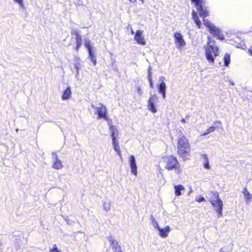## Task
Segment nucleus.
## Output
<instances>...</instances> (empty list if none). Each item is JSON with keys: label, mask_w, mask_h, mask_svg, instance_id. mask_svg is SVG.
<instances>
[{"label": "nucleus", "mask_w": 252, "mask_h": 252, "mask_svg": "<svg viewBox=\"0 0 252 252\" xmlns=\"http://www.w3.org/2000/svg\"><path fill=\"white\" fill-rule=\"evenodd\" d=\"M164 79H165V77H163V76H160V77H159V82H160H160H162V81H164Z\"/></svg>", "instance_id": "obj_42"}, {"label": "nucleus", "mask_w": 252, "mask_h": 252, "mask_svg": "<svg viewBox=\"0 0 252 252\" xmlns=\"http://www.w3.org/2000/svg\"><path fill=\"white\" fill-rule=\"evenodd\" d=\"M192 18L197 27L199 28H200L201 26V22L197 16V13L194 10L192 11Z\"/></svg>", "instance_id": "obj_21"}, {"label": "nucleus", "mask_w": 252, "mask_h": 252, "mask_svg": "<svg viewBox=\"0 0 252 252\" xmlns=\"http://www.w3.org/2000/svg\"><path fill=\"white\" fill-rule=\"evenodd\" d=\"M85 46L87 48L88 51L93 50L92 46L91 45V42L89 40L86 41L85 43Z\"/></svg>", "instance_id": "obj_30"}, {"label": "nucleus", "mask_w": 252, "mask_h": 252, "mask_svg": "<svg viewBox=\"0 0 252 252\" xmlns=\"http://www.w3.org/2000/svg\"><path fill=\"white\" fill-rule=\"evenodd\" d=\"M158 100V97L156 94H151L148 100V108L152 113H155L157 112V109L155 106V103Z\"/></svg>", "instance_id": "obj_6"}, {"label": "nucleus", "mask_w": 252, "mask_h": 252, "mask_svg": "<svg viewBox=\"0 0 252 252\" xmlns=\"http://www.w3.org/2000/svg\"><path fill=\"white\" fill-rule=\"evenodd\" d=\"M103 206L104 210L107 212L110 210L111 203L110 202H104Z\"/></svg>", "instance_id": "obj_27"}, {"label": "nucleus", "mask_w": 252, "mask_h": 252, "mask_svg": "<svg viewBox=\"0 0 252 252\" xmlns=\"http://www.w3.org/2000/svg\"><path fill=\"white\" fill-rule=\"evenodd\" d=\"M113 147L115 151L117 153V155H119L121 158V152L119 144L113 145Z\"/></svg>", "instance_id": "obj_29"}, {"label": "nucleus", "mask_w": 252, "mask_h": 252, "mask_svg": "<svg viewBox=\"0 0 252 252\" xmlns=\"http://www.w3.org/2000/svg\"><path fill=\"white\" fill-rule=\"evenodd\" d=\"M159 231V235L162 238H166L168 236V233L170 231V227L169 226L162 228L158 227L157 228Z\"/></svg>", "instance_id": "obj_14"}, {"label": "nucleus", "mask_w": 252, "mask_h": 252, "mask_svg": "<svg viewBox=\"0 0 252 252\" xmlns=\"http://www.w3.org/2000/svg\"><path fill=\"white\" fill-rule=\"evenodd\" d=\"M207 45L204 47L205 56L207 61L211 63H214V57L218 56L219 54V49L217 46H215V41L212 40L210 36L207 37Z\"/></svg>", "instance_id": "obj_1"}, {"label": "nucleus", "mask_w": 252, "mask_h": 252, "mask_svg": "<svg viewBox=\"0 0 252 252\" xmlns=\"http://www.w3.org/2000/svg\"><path fill=\"white\" fill-rule=\"evenodd\" d=\"M190 150L189 144L188 139L184 136H182L178 138L177 145V153L182 158H187Z\"/></svg>", "instance_id": "obj_2"}, {"label": "nucleus", "mask_w": 252, "mask_h": 252, "mask_svg": "<svg viewBox=\"0 0 252 252\" xmlns=\"http://www.w3.org/2000/svg\"><path fill=\"white\" fill-rule=\"evenodd\" d=\"M52 155H53L52 158H53V165H52L53 168H54V169H61L63 166L61 161L60 159H59V158H58V156L56 154V153L53 152Z\"/></svg>", "instance_id": "obj_10"}, {"label": "nucleus", "mask_w": 252, "mask_h": 252, "mask_svg": "<svg viewBox=\"0 0 252 252\" xmlns=\"http://www.w3.org/2000/svg\"><path fill=\"white\" fill-rule=\"evenodd\" d=\"M113 250L114 251V252H123L120 246L118 247L115 248V249Z\"/></svg>", "instance_id": "obj_37"}, {"label": "nucleus", "mask_w": 252, "mask_h": 252, "mask_svg": "<svg viewBox=\"0 0 252 252\" xmlns=\"http://www.w3.org/2000/svg\"><path fill=\"white\" fill-rule=\"evenodd\" d=\"M71 94V88L69 86L67 87V88L63 91V94L62 96V98L63 100H67L69 99Z\"/></svg>", "instance_id": "obj_17"}, {"label": "nucleus", "mask_w": 252, "mask_h": 252, "mask_svg": "<svg viewBox=\"0 0 252 252\" xmlns=\"http://www.w3.org/2000/svg\"><path fill=\"white\" fill-rule=\"evenodd\" d=\"M107 239L110 243V246L112 249L114 250L116 247H118L120 245L119 244L118 241H117L113 237L109 236L107 238Z\"/></svg>", "instance_id": "obj_18"}, {"label": "nucleus", "mask_w": 252, "mask_h": 252, "mask_svg": "<svg viewBox=\"0 0 252 252\" xmlns=\"http://www.w3.org/2000/svg\"><path fill=\"white\" fill-rule=\"evenodd\" d=\"M218 33H212L211 34H212L213 35L217 37L218 39H219L221 40H223L224 38V37L223 35L220 34V29L218 27Z\"/></svg>", "instance_id": "obj_26"}, {"label": "nucleus", "mask_w": 252, "mask_h": 252, "mask_svg": "<svg viewBox=\"0 0 252 252\" xmlns=\"http://www.w3.org/2000/svg\"><path fill=\"white\" fill-rule=\"evenodd\" d=\"M134 40L139 44L145 45L146 44L145 38L143 36V31L141 30L136 31L134 36Z\"/></svg>", "instance_id": "obj_9"}, {"label": "nucleus", "mask_w": 252, "mask_h": 252, "mask_svg": "<svg viewBox=\"0 0 252 252\" xmlns=\"http://www.w3.org/2000/svg\"><path fill=\"white\" fill-rule=\"evenodd\" d=\"M112 138V144L113 145H118V140L117 139V138L114 137Z\"/></svg>", "instance_id": "obj_36"}, {"label": "nucleus", "mask_w": 252, "mask_h": 252, "mask_svg": "<svg viewBox=\"0 0 252 252\" xmlns=\"http://www.w3.org/2000/svg\"><path fill=\"white\" fill-rule=\"evenodd\" d=\"M71 34L75 36V39L76 42V46L75 49L78 50L81 45H82V37L79 35L78 31L74 29H71Z\"/></svg>", "instance_id": "obj_8"}, {"label": "nucleus", "mask_w": 252, "mask_h": 252, "mask_svg": "<svg viewBox=\"0 0 252 252\" xmlns=\"http://www.w3.org/2000/svg\"><path fill=\"white\" fill-rule=\"evenodd\" d=\"M213 196L211 198L210 202L212 205L216 208V211L218 213V218L222 216L223 203L219 197V193L217 191L212 192Z\"/></svg>", "instance_id": "obj_4"}, {"label": "nucleus", "mask_w": 252, "mask_h": 252, "mask_svg": "<svg viewBox=\"0 0 252 252\" xmlns=\"http://www.w3.org/2000/svg\"><path fill=\"white\" fill-rule=\"evenodd\" d=\"M151 67L150 66L148 69V80H151L152 79V72H151Z\"/></svg>", "instance_id": "obj_35"}, {"label": "nucleus", "mask_w": 252, "mask_h": 252, "mask_svg": "<svg viewBox=\"0 0 252 252\" xmlns=\"http://www.w3.org/2000/svg\"><path fill=\"white\" fill-rule=\"evenodd\" d=\"M174 38L175 42L178 45V47H181L186 45V42L184 40L183 36L180 32L174 33Z\"/></svg>", "instance_id": "obj_13"}, {"label": "nucleus", "mask_w": 252, "mask_h": 252, "mask_svg": "<svg viewBox=\"0 0 252 252\" xmlns=\"http://www.w3.org/2000/svg\"><path fill=\"white\" fill-rule=\"evenodd\" d=\"M149 83H150V86L152 88H154V85L153 83L152 79H151V80H149Z\"/></svg>", "instance_id": "obj_40"}, {"label": "nucleus", "mask_w": 252, "mask_h": 252, "mask_svg": "<svg viewBox=\"0 0 252 252\" xmlns=\"http://www.w3.org/2000/svg\"><path fill=\"white\" fill-rule=\"evenodd\" d=\"M1 245V244L0 243V246Z\"/></svg>", "instance_id": "obj_48"}, {"label": "nucleus", "mask_w": 252, "mask_h": 252, "mask_svg": "<svg viewBox=\"0 0 252 252\" xmlns=\"http://www.w3.org/2000/svg\"><path fill=\"white\" fill-rule=\"evenodd\" d=\"M214 124L215 125V127H216V128H217V127H218V125H220L221 124V122L220 121H216L214 123Z\"/></svg>", "instance_id": "obj_38"}, {"label": "nucleus", "mask_w": 252, "mask_h": 252, "mask_svg": "<svg viewBox=\"0 0 252 252\" xmlns=\"http://www.w3.org/2000/svg\"><path fill=\"white\" fill-rule=\"evenodd\" d=\"M243 193H244V195L246 196L247 200L250 199L251 194L249 193V192L247 191L246 188H245L244 189V191H243Z\"/></svg>", "instance_id": "obj_31"}, {"label": "nucleus", "mask_w": 252, "mask_h": 252, "mask_svg": "<svg viewBox=\"0 0 252 252\" xmlns=\"http://www.w3.org/2000/svg\"><path fill=\"white\" fill-rule=\"evenodd\" d=\"M181 122H182V123H186V120H185V119H182L181 120Z\"/></svg>", "instance_id": "obj_45"}, {"label": "nucleus", "mask_w": 252, "mask_h": 252, "mask_svg": "<svg viewBox=\"0 0 252 252\" xmlns=\"http://www.w3.org/2000/svg\"><path fill=\"white\" fill-rule=\"evenodd\" d=\"M150 220L152 221V225L155 228H158V227H159L158 226V222L156 221V220H155V218L153 215H151L150 216Z\"/></svg>", "instance_id": "obj_25"}, {"label": "nucleus", "mask_w": 252, "mask_h": 252, "mask_svg": "<svg viewBox=\"0 0 252 252\" xmlns=\"http://www.w3.org/2000/svg\"><path fill=\"white\" fill-rule=\"evenodd\" d=\"M89 52V58L91 61L93 62L94 65L95 66L96 64V59L94 55V52L92 50L88 51Z\"/></svg>", "instance_id": "obj_22"}, {"label": "nucleus", "mask_w": 252, "mask_h": 252, "mask_svg": "<svg viewBox=\"0 0 252 252\" xmlns=\"http://www.w3.org/2000/svg\"><path fill=\"white\" fill-rule=\"evenodd\" d=\"M131 34H134V31H133L132 28H131V32H130Z\"/></svg>", "instance_id": "obj_44"}, {"label": "nucleus", "mask_w": 252, "mask_h": 252, "mask_svg": "<svg viewBox=\"0 0 252 252\" xmlns=\"http://www.w3.org/2000/svg\"><path fill=\"white\" fill-rule=\"evenodd\" d=\"M166 163L165 168L168 170H174L176 174L179 175L182 171L181 165L177 158L173 156L164 158Z\"/></svg>", "instance_id": "obj_3"}, {"label": "nucleus", "mask_w": 252, "mask_h": 252, "mask_svg": "<svg viewBox=\"0 0 252 252\" xmlns=\"http://www.w3.org/2000/svg\"><path fill=\"white\" fill-rule=\"evenodd\" d=\"M14 1L16 3H18L21 7H24L23 0H14Z\"/></svg>", "instance_id": "obj_32"}, {"label": "nucleus", "mask_w": 252, "mask_h": 252, "mask_svg": "<svg viewBox=\"0 0 252 252\" xmlns=\"http://www.w3.org/2000/svg\"><path fill=\"white\" fill-rule=\"evenodd\" d=\"M224 63L226 66H228L230 62V57L228 54H226L223 58Z\"/></svg>", "instance_id": "obj_23"}, {"label": "nucleus", "mask_w": 252, "mask_h": 252, "mask_svg": "<svg viewBox=\"0 0 252 252\" xmlns=\"http://www.w3.org/2000/svg\"><path fill=\"white\" fill-rule=\"evenodd\" d=\"M158 89L159 93L162 94V97L163 99H165L166 97V84L164 81H162V82H160L158 85Z\"/></svg>", "instance_id": "obj_15"}, {"label": "nucleus", "mask_w": 252, "mask_h": 252, "mask_svg": "<svg viewBox=\"0 0 252 252\" xmlns=\"http://www.w3.org/2000/svg\"><path fill=\"white\" fill-rule=\"evenodd\" d=\"M91 107L92 108L94 109L95 111H96V108L97 107V106H95L94 104H91Z\"/></svg>", "instance_id": "obj_43"}, {"label": "nucleus", "mask_w": 252, "mask_h": 252, "mask_svg": "<svg viewBox=\"0 0 252 252\" xmlns=\"http://www.w3.org/2000/svg\"><path fill=\"white\" fill-rule=\"evenodd\" d=\"M98 116V118H103L105 120H108L107 117L106 108L105 106L103 105L102 103H99V106L96 108V111L95 113Z\"/></svg>", "instance_id": "obj_7"}, {"label": "nucleus", "mask_w": 252, "mask_h": 252, "mask_svg": "<svg viewBox=\"0 0 252 252\" xmlns=\"http://www.w3.org/2000/svg\"><path fill=\"white\" fill-rule=\"evenodd\" d=\"M203 24L209 29V31L211 33H217L218 32V27L215 26L213 24L210 22L208 19H203Z\"/></svg>", "instance_id": "obj_12"}, {"label": "nucleus", "mask_w": 252, "mask_h": 252, "mask_svg": "<svg viewBox=\"0 0 252 252\" xmlns=\"http://www.w3.org/2000/svg\"><path fill=\"white\" fill-rule=\"evenodd\" d=\"M111 131V136L112 138H117L118 136V131L117 128L113 125H111L109 126Z\"/></svg>", "instance_id": "obj_20"}, {"label": "nucleus", "mask_w": 252, "mask_h": 252, "mask_svg": "<svg viewBox=\"0 0 252 252\" xmlns=\"http://www.w3.org/2000/svg\"><path fill=\"white\" fill-rule=\"evenodd\" d=\"M196 201L198 202H201L205 201V198L203 197L197 196L196 197Z\"/></svg>", "instance_id": "obj_33"}, {"label": "nucleus", "mask_w": 252, "mask_h": 252, "mask_svg": "<svg viewBox=\"0 0 252 252\" xmlns=\"http://www.w3.org/2000/svg\"><path fill=\"white\" fill-rule=\"evenodd\" d=\"M129 165L131 169V173L136 176L137 174V165L136 163L135 158L134 156H130L129 158Z\"/></svg>", "instance_id": "obj_11"}, {"label": "nucleus", "mask_w": 252, "mask_h": 252, "mask_svg": "<svg viewBox=\"0 0 252 252\" xmlns=\"http://www.w3.org/2000/svg\"><path fill=\"white\" fill-rule=\"evenodd\" d=\"M216 129V127L215 126H212L209 127L206 131L205 132H204L203 134H202V135H206L211 132H212L215 130Z\"/></svg>", "instance_id": "obj_28"}, {"label": "nucleus", "mask_w": 252, "mask_h": 252, "mask_svg": "<svg viewBox=\"0 0 252 252\" xmlns=\"http://www.w3.org/2000/svg\"><path fill=\"white\" fill-rule=\"evenodd\" d=\"M132 3H134L136 1V0H129Z\"/></svg>", "instance_id": "obj_46"}, {"label": "nucleus", "mask_w": 252, "mask_h": 252, "mask_svg": "<svg viewBox=\"0 0 252 252\" xmlns=\"http://www.w3.org/2000/svg\"><path fill=\"white\" fill-rule=\"evenodd\" d=\"M191 1L194 3L200 16L205 17L208 15V11L203 5L204 0H191Z\"/></svg>", "instance_id": "obj_5"}, {"label": "nucleus", "mask_w": 252, "mask_h": 252, "mask_svg": "<svg viewBox=\"0 0 252 252\" xmlns=\"http://www.w3.org/2000/svg\"><path fill=\"white\" fill-rule=\"evenodd\" d=\"M175 194L176 196H179L181 195V191L185 190V188L183 185H178L174 186Z\"/></svg>", "instance_id": "obj_19"}, {"label": "nucleus", "mask_w": 252, "mask_h": 252, "mask_svg": "<svg viewBox=\"0 0 252 252\" xmlns=\"http://www.w3.org/2000/svg\"><path fill=\"white\" fill-rule=\"evenodd\" d=\"M249 54L252 56V45L250 46L249 49H248Z\"/></svg>", "instance_id": "obj_39"}, {"label": "nucleus", "mask_w": 252, "mask_h": 252, "mask_svg": "<svg viewBox=\"0 0 252 252\" xmlns=\"http://www.w3.org/2000/svg\"><path fill=\"white\" fill-rule=\"evenodd\" d=\"M200 156L201 158L203 160V167L206 169H209L210 168V166L207 155L205 154H201Z\"/></svg>", "instance_id": "obj_16"}, {"label": "nucleus", "mask_w": 252, "mask_h": 252, "mask_svg": "<svg viewBox=\"0 0 252 252\" xmlns=\"http://www.w3.org/2000/svg\"><path fill=\"white\" fill-rule=\"evenodd\" d=\"M80 63H79V59L75 58V63H74V67L76 70V74H78L79 73V69L80 67Z\"/></svg>", "instance_id": "obj_24"}, {"label": "nucleus", "mask_w": 252, "mask_h": 252, "mask_svg": "<svg viewBox=\"0 0 252 252\" xmlns=\"http://www.w3.org/2000/svg\"><path fill=\"white\" fill-rule=\"evenodd\" d=\"M51 252H60V251L58 249L56 245H54L52 249L50 250Z\"/></svg>", "instance_id": "obj_34"}, {"label": "nucleus", "mask_w": 252, "mask_h": 252, "mask_svg": "<svg viewBox=\"0 0 252 252\" xmlns=\"http://www.w3.org/2000/svg\"><path fill=\"white\" fill-rule=\"evenodd\" d=\"M230 83L232 85H234V83L233 81H230Z\"/></svg>", "instance_id": "obj_47"}, {"label": "nucleus", "mask_w": 252, "mask_h": 252, "mask_svg": "<svg viewBox=\"0 0 252 252\" xmlns=\"http://www.w3.org/2000/svg\"><path fill=\"white\" fill-rule=\"evenodd\" d=\"M137 92L140 95H141L142 92L140 87H138L137 89Z\"/></svg>", "instance_id": "obj_41"}]
</instances>
